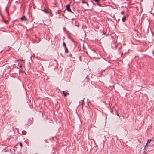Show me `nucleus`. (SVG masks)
Masks as SVG:
<instances>
[{"mask_svg":"<svg viewBox=\"0 0 154 154\" xmlns=\"http://www.w3.org/2000/svg\"><path fill=\"white\" fill-rule=\"evenodd\" d=\"M147 143L145 145V147H144V150H145L146 151V146H147Z\"/></svg>","mask_w":154,"mask_h":154,"instance_id":"obj_8","label":"nucleus"},{"mask_svg":"<svg viewBox=\"0 0 154 154\" xmlns=\"http://www.w3.org/2000/svg\"><path fill=\"white\" fill-rule=\"evenodd\" d=\"M94 0L96 2H98L99 1V0Z\"/></svg>","mask_w":154,"mask_h":154,"instance_id":"obj_15","label":"nucleus"},{"mask_svg":"<svg viewBox=\"0 0 154 154\" xmlns=\"http://www.w3.org/2000/svg\"><path fill=\"white\" fill-rule=\"evenodd\" d=\"M151 139H148L147 141V144L149 143H150V142L151 141Z\"/></svg>","mask_w":154,"mask_h":154,"instance_id":"obj_9","label":"nucleus"},{"mask_svg":"<svg viewBox=\"0 0 154 154\" xmlns=\"http://www.w3.org/2000/svg\"><path fill=\"white\" fill-rule=\"evenodd\" d=\"M124 14V11H122L121 12V14L122 15H123Z\"/></svg>","mask_w":154,"mask_h":154,"instance_id":"obj_14","label":"nucleus"},{"mask_svg":"<svg viewBox=\"0 0 154 154\" xmlns=\"http://www.w3.org/2000/svg\"><path fill=\"white\" fill-rule=\"evenodd\" d=\"M19 145H20V147L19 148V150L18 151H19L21 149L22 147V144L21 142L19 143Z\"/></svg>","mask_w":154,"mask_h":154,"instance_id":"obj_4","label":"nucleus"},{"mask_svg":"<svg viewBox=\"0 0 154 154\" xmlns=\"http://www.w3.org/2000/svg\"><path fill=\"white\" fill-rule=\"evenodd\" d=\"M143 153H144V154H147V152L146 151H144L143 152Z\"/></svg>","mask_w":154,"mask_h":154,"instance_id":"obj_13","label":"nucleus"},{"mask_svg":"<svg viewBox=\"0 0 154 154\" xmlns=\"http://www.w3.org/2000/svg\"><path fill=\"white\" fill-rule=\"evenodd\" d=\"M19 146L18 143L15 146L14 148V150L16 151L17 149V148Z\"/></svg>","mask_w":154,"mask_h":154,"instance_id":"obj_5","label":"nucleus"},{"mask_svg":"<svg viewBox=\"0 0 154 154\" xmlns=\"http://www.w3.org/2000/svg\"><path fill=\"white\" fill-rule=\"evenodd\" d=\"M65 48V52L66 53H68V50L67 48L66 47H64Z\"/></svg>","mask_w":154,"mask_h":154,"instance_id":"obj_6","label":"nucleus"},{"mask_svg":"<svg viewBox=\"0 0 154 154\" xmlns=\"http://www.w3.org/2000/svg\"><path fill=\"white\" fill-rule=\"evenodd\" d=\"M63 46L64 47H66V44L64 42H63Z\"/></svg>","mask_w":154,"mask_h":154,"instance_id":"obj_11","label":"nucleus"},{"mask_svg":"<svg viewBox=\"0 0 154 154\" xmlns=\"http://www.w3.org/2000/svg\"><path fill=\"white\" fill-rule=\"evenodd\" d=\"M43 11L44 12H45V13H48V12H47V10H46L45 9H44V10H43Z\"/></svg>","mask_w":154,"mask_h":154,"instance_id":"obj_10","label":"nucleus"},{"mask_svg":"<svg viewBox=\"0 0 154 154\" xmlns=\"http://www.w3.org/2000/svg\"><path fill=\"white\" fill-rule=\"evenodd\" d=\"M62 93L63 94V95L64 96V97H66L67 95H69V93L65 91H63Z\"/></svg>","mask_w":154,"mask_h":154,"instance_id":"obj_2","label":"nucleus"},{"mask_svg":"<svg viewBox=\"0 0 154 154\" xmlns=\"http://www.w3.org/2000/svg\"><path fill=\"white\" fill-rule=\"evenodd\" d=\"M18 61H24V60H21V59H20V60H18Z\"/></svg>","mask_w":154,"mask_h":154,"instance_id":"obj_16","label":"nucleus"},{"mask_svg":"<svg viewBox=\"0 0 154 154\" xmlns=\"http://www.w3.org/2000/svg\"><path fill=\"white\" fill-rule=\"evenodd\" d=\"M21 19L23 21H26L27 20V19L25 17V16L22 17L21 18Z\"/></svg>","mask_w":154,"mask_h":154,"instance_id":"obj_3","label":"nucleus"},{"mask_svg":"<svg viewBox=\"0 0 154 154\" xmlns=\"http://www.w3.org/2000/svg\"><path fill=\"white\" fill-rule=\"evenodd\" d=\"M66 9L68 11L71 12V10L70 8V5L69 4H68L66 5Z\"/></svg>","mask_w":154,"mask_h":154,"instance_id":"obj_1","label":"nucleus"},{"mask_svg":"<svg viewBox=\"0 0 154 154\" xmlns=\"http://www.w3.org/2000/svg\"><path fill=\"white\" fill-rule=\"evenodd\" d=\"M126 17L125 16H124L122 18V21L123 22H124L126 20Z\"/></svg>","mask_w":154,"mask_h":154,"instance_id":"obj_7","label":"nucleus"},{"mask_svg":"<svg viewBox=\"0 0 154 154\" xmlns=\"http://www.w3.org/2000/svg\"><path fill=\"white\" fill-rule=\"evenodd\" d=\"M20 67L21 68V67H22V66H21V65H20Z\"/></svg>","mask_w":154,"mask_h":154,"instance_id":"obj_17","label":"nucleus"},{"mask_svg":"<svg viewBox=\"0 0 154 154\" xmlns=\"http://www.w3.org/2000/svg\"><path fill=\"white\" fill-rule=\"evenodd\" d=\"M82 3H86V4H87V5H88V3H87L85 2V1H82Z\"/></svg>","mask_w":154,"mask_h":154,"instance_id":"obj_12","label":"nucleus"}]
</instances>
